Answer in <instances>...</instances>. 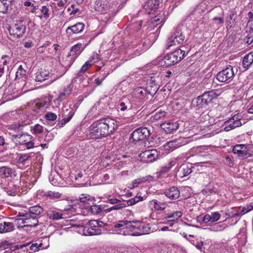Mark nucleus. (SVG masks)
Listing matches in <instances>:
<instances>
[{
  "instance_id": "nucleus-28",
  "label": "nucleus",
  "mask_w": 253,
  "mask_h": 253,
  "mask_svg": "<svg viewBox=\"0 0 253 253\" xmlns=\"http://www.w3.org/2000/svg\"><path fill=\"white\" fill-rule=\"evenodd\" d=\"M159 3L156 0H148L143 5V7L145 9L151 10H156L159 7Z\"/></svg>"
},
{
  "instance_id": "nucleus-16",
  "label": "nucleus",
  "mask_w": 253,
  "mask_h": 253,
  "mask_svg": "<svg viewBox=\"0 0 253 253\" xmlns=\"http://www.w3.org/2000/svg\"><path fill=\"white\" fill-rule=\"evenodd\" d=\"M84 26L83 23L79 22L72 26L68 27L66 32L69 35H72L73 34H78L83 31Z\"/></svg>"
},
{
  "instance_id": "nucleus-38",
  "label": "nucleus",
  "mask_w": 253,
  "mask_h": 253,
  "mask_svg": "<svg viewBox=\"0 0 253 253\" xmlns=\"http://www.w3.org/2000/svg\"><path fill=\"white\" fill-rule=\"evenodd\" d=\"M73 88V85L72 84H70L68 85L66 87H65L64 89V91L61 93L58 98V100L61 101L62 100V97L66 95L69 94Z\"/></svg>"
},
{
  "instance_id": "nucleus-21",
  "label": "nucleus",
  "mask_w": 253,
  "mask_h": 253,
  "mask_svg": "<svg viewBox=\"0 0 253 253\" xmlns=\"http://www.w3.org/2000/svg\"><path fill=\"white\" fill-rule=\"evenodd\" d=\"M220 92L218 90H212L211 91H207L203 93L202 95L204 96L205 100L208 102L211 103L214 99L216 98L219 96Z\"/></svg>"
},
{
  "instance_id": "nucleus-26",
  "label": "nucleus",
  "mask_w": 253,
  "mask_h": 253,
  "mask_svg": "<svg viewBox=\"0 0 253 253\" xmlns=\"http://www.w3.org/2000/svg\"><path fill=\"white\" fill-rule=\"evenodd\" d=\"M184 138L179 137L167 143L166 146L173 149L178 148L184 145Z\"/></svg>"
},
{
  "instance_id": "nucleus-23",
  "label": "nucleus",
  "mask_w": 253,
  "mask_h": 253,
  "mask_svg": "<svg viewBox=\"0 0 253 253\" xmlns=\"http://www.w3.org/2000/svg\"><path fill=\"white\" fill-rule=\"evenodd\" d=\"M253 64V52L245 56L242 61V66L245 70L249 69Z\"/></svg>"
},
{
  "instance_id": "nucleus-6",
  "label": "nucleus",
  "mask_w": 253,
  "mask_h": 253,
  "mask_svg": "<svg viewBox=\"0 0 253 253\" xmlns=\"http://www.w3.org/2000/svg\"><path fill=\"white\" fill-rule=\"evenodd\" d=\"M234 75L233 67L229 65L216 74V79L220 82H229L232 80Z\"/></svg>"
},
{
  "instance_id": "nucleus-35",
  "label": "nucleus",
  "mask_w": 253,
  "mask_h": 253,
  "mask_svg": "<svg viewBox=\"0 0 253 253\" xmlns=\"http://www.w3.org/2000/svg\"><path fill=\"white\" fill-rule=\"evenodd\" d=\"M74 114V112L73 110L70 111L68 114V116L67 118L61 119L57 124V126H58L59 127H63L66 124L71 120Z\"/></svg>"
},
{
  "instance_id": "nucleus-44",
  "label": "nucleus",
  "mask_w": 253,
  "mask_h": 253,
  "mask_svg": "<svg viewBox=\"0 0 253 253\" xmlns=\"http://www.w3.org/2000/svg\"><path fill=\"white\" fill-rule=\"evenodd\" d=\"M26 75V71L23 69L22 65L19 66L16 73V79L21 78Z\"/></svg>"
},
{
  "instance_id": "nucleus-9",
  "label": "nucleus",
  "mask_w": 253,
  "mask_h": 253,
  "mask_svg": "<svg viewBox=\"0 0 253 253\" xmlns=\"http://www.w3.org/2000/svg\"><path fill=\"white\" fill-rule=\"evenodd\" d=\"M139 157L142 161L152 163L158 158L159 154L156 149H151L141 152Z\"/></svg>"
},
{
  "instance_id": "nucleus-43",
  "label": "nucleus",
  "mask_w": 253,
  "mask_h": 253,
  "mask_svg": "<svg viewBox=\"0 0 253 253\" xmlns=\"http://www.w3.org/2000/svg\"><path fill=\"white\" fill-rule=\"evenodd\" d=\"M32 130L33 134H41L43 131V127L39 124H36L34 126Z\"/></svg>"
},
{
  "instance_id": "nucleus-41",
  "label": "nucleus",
  "mask_w": 253,
  "mask_h": 253,
  "mask_svg": "<svg viewBox=\"0 0 253 253\" xmlns=\"http://www.w3.org/2000/svg\"><path fill=\"white\" fill-rule=\"evenodd\" d=\"M197 220L203 223H208L210 221L211 222V215L209 214H207L204 216L201 215L197 217Z\"/></svg>"
},
{
  "instance_id": "nucleus-2",
  "label": "nucleus",
  "mask_w": 253,
  "mask_h": 253,
  "mask_svg": "<svg viewBox=\"0 0 253 253\" xmlns=\"http://www.w3.org/2000/svg\"><path fill=\"white\" fill-rule=\"evenodd\" d=\"M184 47L182 46L168 54L160 61V65L168 67L180 61L184 58L185 54V51L182 49Z\"/></svg>"
},
{
  "instance_id": "nucleus-64",
  "label": "nucleus",
  "mask_w": 253,
  "mask_h": 253,
  "mask_svg": "<svg viewBox=\"0 0 253 253\" xmlns=\"http://www.w3.org/2000/svg\"><path fill=\"white\" fill-rule=\"evenodd\" d=\"M147 40H145L144 41L142 42V46L143 47V50H145L150 46V43L147 44Z\"/></svg>"
},
{
  "instance_id": "nucleus-42",
  "label": "nucleus",
  "mask_w": 253,
  "mask_h": 253,
  "mask_svg": "<svg viewBox=\"0 0 253 253\" xmlns=\"http://www.w3.org/2000/svg\"><path fill=\"white\" fill-rule=\"evenodd\" d=\"M143 197L141 196H135L126 201L127 205L128 206H132L139 201L143 200Z\"/></svg>"
},
{
  "instance_id": "nucleus-33",
  "label": "nucleus",
  "mask_w": 253,
  "mask_h": 253,
  "mask_svg": "<svg viewBox=\"0 0 253 253\" xmlns=\"http://www.w3.org/2000/svg\"><path fill=\"white\" fill-rule=\"evenodd\" d=\"M47 216L50 219L58 220L63 218V214L56 211L50 210L47 212Z\"/></svg>"
},
{
  "instance_id": "nucleus-5",
  "label": "nucleus",
  "mask_w": 253,
  "mask_h": 253,
  "mask_svg": "<svg viewBox=\"0 0 253 253\" xmlns=\"http://www.w3.org/2000/svg\"><path fill=\"white\" fill-rule=\"evenodd\" d=\"M181 27V26L178 25L174 28L173 32L168 39L166 45L167 49L170 48L172 45L183 43L185 36L182 33Z\"/></svg>"
},
{
  "instance_id": "nucleus-40",
  "label": "nucleus",
  "mask_w": 253,
  "mask_h": 253,
  "mask_svg": "<svg viewBox=\"0 0 253 253\" xmlns=\"http://www.w3.org/2000/svg\"><path fill=\"white\" fill-rule=\"evenodd\" d=\"M135 93L138 98H142L147 94L145 88L137 87L135 89Z\"/></svg>"
},
{
  "instance_id": "nucleus-7",
  "label": "nucleus",
  "mask_w": 253,
  "mask_h": 253,
  "mask_svg": "<svg viewBox=\"0 0 253 253\" xmlns=\"http://www.w3.org/2000/svg\"><path fill=\"white\" fill-rule=\"evenodd\" d=\"M19 215L25 217L22 221L23 224H26L23 227H36L38 225L37 216L30 215V213L26 212V211L19 212Z\"/></svg>"
},
{
  "instance_id": "nucleus-8",
  "label": "nucleus",
  "mask_w": 253,
  "mask_h": 253,
  "mask_svg": "<svg viewBox=\"0 0 253 253\" xmlns=\"http://www.w3.org/2000/svg\"><path fill=\"white\" fill-rule=\"evenodd\" d=\"M8 31L11 35H13L17 38L21 37L26 32V26L23 24L22 21L17 22L13 26H10Z\"/></svg>"
},
{
  "instance_id": "nucleus-34",
  "label": "nucleus",
  "mask_w": 253,
  "mask_h": 253,
  "mask_svg": "<svg viewBox=\"0 0 253 253\" xmlns=\"http://www.w3.org/2000/svg\"><path fill=\"white\" fill-rule=\"evenodd\" d=\"M197 106L199 109L205 108L209 104L203 95L198 96L196 98Z\"/></svg>"
},
{
  "instance_id": "nucleus-11",
  "label": "nucleus",
  "mask_w": 253,
  "mask_h": 253,
  "mask_svg": "<svg viewBox=\"0 0 253 253\" xmlns=\"http://www.w3.org/2000/svg\"><path fill=\"white\" fill-rule=\"evenodd\" d=\"M126 102H121L120 104V109L122 111H126L127 114L125 116V118L128 119L129 120H132L131 118L134 115V112L131 109V105L127 99L125 100Z\"/></svg>"
},
{
  "instance_id": "nucleus-59",
  "label": "nucleus",
  "mask_w": 253,
  "mask_h": 253,
  "mask_svg": "<svg viewBox=\"0 0 253 253\" xmlns=\"http://www.w3.org/2000/svg\"><path fill=\"white\" fill-rule=\"evenodd\" d=\"M182 171H183V174L184 176L188 175L192 171L191 169L189 168L188 167H186V168H183V169H182Z\"/></svg>"
},
{
  "instance_id": "nucleus-51",
  "label": "nucleus",
  "mask_w": 253,
  "mask_h": 253,
  "mask_svg": "<svg viewBox=\"0 0 253 253\" xmlns=\"http://www.w3.org/2000/svg\"><path fill=\"white\" fill-rule=\"evenodd\" d=\"M116 6V2L114 1H108V10L109 12L111 11V12H113L115 9V7Z\"/></svg>"
},
{
  "instance_id": "nucleus-17",
  "label": "nucleus",
  "mask_w": 253,
  "mask_h": 253,
  "mask_svg": "<svg viewBox=\"0 0 253 253\" xmlns=\"http://www.w3.org/2000/svg\"><path fill=\"white\" fill-rule=\"evenodd\" d=\"M12 137L17 143L24 145L28 140L32 139V136L27 134H13Z\"/></svg>"
},
{
  "instance_id": "nucleus-1",
  "label": "nucleus",
  "mask_w": 253,
  "mask_h": 253,
  "mask_svg": "<svg viewBox=\"0 0 253 253\" xmlns=\"http://www.w3.org/2000/svg\"><path fill=\"white\" fill-rule=\"evenodd\" d=\"M116 121L112 119H105L93 123L90 128V134L94 139L108 136L118 127Z\"/></svg>"
},
{
  "instance_id": "nucleus-60",
  "label": "nucleus",
  "mask_w": 253,
  "mask_h": 253,
  "mask_svg": "<svg viewBox=\"0 0 253 253\" xmlns=\"http://www.w3.org/2000/svg\"><path fill=\"white\" fill-rule=\"evenodd\" d=\"M226 126L224 127V129L226 131H228L231 129H234L235 126L232 124V122H230L228 124H225Z\"/></svg>"
},
{
  "instance_id": "nucleus-46",
  "label": "nucleus",
  "mask_w": 253,
  "mask_h": 253,
  "mask_svg": "<svg viewBox=\"0 0 253 253\" xmlns=\"http://www.w3.org/2000/svg\"><path fill=\"white\" fill-rule=\"evenodd\" d=\"M90 211L93 214H97L101 212V209L99 206L93 205L90 206Z\"/></svg>"
},
{
  "instance_id": "nucleus-20",
  "label": "nucleus",
  "mask_w": 253,
  "mask_h": 253,
  "mask_svg": "<svg viewBox=\"0 0 253 253\" xmlns=\"http://www.w3.org/2000/svg\"><path fill=\"white\" fill-rule=\"evenodd\" d=\"M246 149V147L245 145H237L233 147V152L234 154H238L239 157L247 158L248 157V153Z\"/></svg>"
},
{
  "instance_id": "nucleus-25",
  "label": "nucleus",
  "mask_w": 253,
  "mask_h": 253,
  "mask_svg": "<svg viewBox=\"0 0 253 253\" xmlns=\"http://www.w3.org/2000/svg\"><path fill=\"white\" fill-rule=\"evenodd\" d=\"M145 89L147 94L153 96L158 91V87L152 80H151L150 82L147 84Z\"/></svg>"
},
{
  "instance_id": "nucleus-10",
  "label": "nucleus",
  "mask_w": 253,
  "mask_h": 253,
  "mask_svg": "<svg viewBox=\"0 0 253 253\" xmlns=\"http://www.w3.org/2000/svg\"><path fill=\"white\" fill-rule=\"evenodd\" d=\"M77 226L80 229L79 231H82L85 236L100 235L101 233V230L99 228H93L86 225L85 226L83 225H78Z\"/></svg>"
},
{
  "instance_id": "nucleus-13",
  "label": "nucleus",
  "mask_w": 253,
  "mask_h": 253,
  "mask_svg": "<svg viewBox=\"0 0 253 253\" xmlns=\"http://www.w3.org/2000/svg\"><path fill=\"white\" fill-rule=\"evenodd\" d=\"M84 47L82 46V44L78 42L72 47L67 57H72V59L74 60L84 50Z\"/></svg>"
},
{
  "instance_id": "nucleus-3",
  "label": "nucleus",
  "mask_w": 253,
  "mask_h": 253,
  "mask_svg": "<svg viewBox=\"0 0 253 253\" xmlns=\"http://www.w3.org/2000/svg\"><path fill=\"white\" fill-rule=\"evenodd\" d=\"M137 221V220L128 221L126 220L119 221L118 223L114 225V227L116 229L114 231L120 235H129L132 230L136 229L137 224H135V222Z\"/></svg>"
},
{
  "instance_id": "nucleus-4",
  "label": "nucleus",
  "mask_w": 253,
  "mask_h": 253,
  "mask_svg": "<svg viewBox=\"0 0 253 253\" xmlns=\"http://www.w3.org/2000/svg\"><path fill=\"white\" fill-rule=\"evenodd\" d=\"M150 135V131L147 127L136 129L130 134V143L136 144L139 142H145Z\"/></svg>"
},
{
  "instance_id": "nucleus-12",
  "label": "nucleus",
  "mask_w": 253,
  "mask_h": 253,
  "mask_svg": "<svg viewBox=\"0 0 253 253\" xmlns=\"http://www.w3.org/2000/svg\"><path fill=\"white\" fill-rule=\"evenodd\" d=\"M178 124L176 122H168L162 123L161 127L167 134L173 133L178 129Z\"/></svg>"
},
{
  "instance_id": "nucleus-19",
  "label": "nucleus",
  "mask_w": 253,
  "mask_h": 253,
  "mask_svg": "<svg viewBox=\"0 0 253 253\" xmlns=\"http://www.w3.org/2000/svg\"><path fill=\"white\" fill-rule=\"evenodd\" d=\"M30 244H26L23 245H17L14 247H12V248H13V251H15L16 250H23L24 252L25 251V250L27 251L28 249V248H29V249L31 251H32L33 252H36L38 251L39 247L38 246L37 243H34L32 244L30 246Z\"/></svg>"
},
{
  "instance_id": "nucleus-37",
  "label": "nucleus",
  "mask_w": 253,
  "mask_h": 253,
  "mask_svg": "<svg viewBox=\"0 0 253 253\" xmlns=\"http://www.w3.org/2000/svg\"><path fill=\"white\" fill-rule=\"evenodd\" d=\"M182 215V212L180 211H176L171 214L167 216L166 218L168 221H175L181 217Z\"/></svg>"
},
{
  "instance_id": "nucleus-63",
  "label": "nucleus",
  "mask_w": 253,
  "mask_h": 253,
  "mask_svg": "<svg viewBox=\"0 0 253 253\" xmlns=\"http://www.w3.org/2000/svg\"><path fill=\"white\" fill-rule=\"evenodd\" d=\"M205 192L208 195H212L213 194H215L217 192L216 190H214L213 189H208L207 190H205Z\"/></svg>"
},
{
  "instance_id": "nucleus-39",
  "label": "nucleus",
  "mask_w": 253,
  "mask_h": 253,
  "mask_svg": "<svg viewBox=\"0 0 253 253\" xmlns=\"http://www.w3.org/2000/svg\"><path fill=\"white\" fill-rule=\"evenodd\" d=\"M91 66V63L90 62L86 61L82 67L81 70L77 73V76L78 77H80L82 75L83 73L85 72L88 69H89Z\"/></svg>"
},
{
  "instance_id": "nucleus-15",
  "label": "nucleus",
  "mask_w": 253,
  "mask_h": 253,
  "mask_svg": "<svg viewBox=\"0 0 253 253\" xmlns=\"http://www.w3.org/2000/svg\"><path fill=\"white\" fill-rule=\"evenodd\" d=\"M164 194L169 199L175 200L179 197L180 191L178 187L172 186L166 190Z\"/></svg>"
},
{
  "instance_id": "nucleus-36",
  "label": "nucleus",
  "mask_w": 253,
  "mask_h": 253,
  "mask_svg": "<svg viewBox=\"0 0 253 253\" xmlns=\"http://www.w3.org/2000/svg\"><path fill=\"white\" fill-rule=\"evenodd\" d=\"M154 208L157 211H163L166 209L167 204L165 203L160 202L157 200H153Z\"/></svg>"
},
{
  "instance_id": "nucleus-22",
  "label": "nucleus",
  "mask_w": 253,
  "mask_h": 253,
  "mask_svg": "<svg viewBox=\"0 0 253 253\" xmlns=\"http://www.w3.org/2000/svg\"><path fill=\"white\" fill-rule=\"evenodd\" d=\"M108 1L107 0H97L95 9L97 11L104 13L108 10Z\"/></svg>"
},
{
  "instance_id": "nucleus-49",
  "label": "nucleus",
  "mask_w": 253,
  "mask_h": 253,
  "mask_svg": "<svg viewBox=\"0 0 253 253\" xmlns=\"http://www.w3.org/2000/svg\"><path fill=\"white\" fill-rule=\"evenodd\" d=\"M45 118L49 121H54L57 118V115L52 112H48L45 115Z\"/></svg>"
},
{
  "instance_id": "nucleus-58",
  "label": "nucleus",
  "mask_w": 253,
  "mask_h": 253,
  "mask_svg": "<svg viewBox=\"0 0 253 253\" xmlns=\"http://www.w3.org/2000/svg\"><path fill=\"white\" fill-rule=\"evenodd\" d=\"M56 5L59 7H63L67 3L68 0H56Z\"/></svg>"
},
{
  "instance_id": "nucleus-54",
  "label": "nucleus",
  "mask_w": 253,
  "mask_h": 253,
  "mask_svg": "<svg viewBox=\"0 0 253 253\" xmlns=\"http://www.w3.org/2000/svg\"><path fill=\"white\" fill-rule=\"evenodd\" d=\"M108 74H104L102 75V77L100 78L95 79V82L97 85H100L102 84V81L107 77Z\"/></svg>"
},
{
  "instance_id": "nucleus-48",
  "label": "nucleus",
  "mask_w": 253,
  "mask_h": 253,
  "mask_svg": "<svg viewBox=\"0 0 253 253\" xmlns=\"http://www.w3.org/2000/svg\"><path fill=\"white\" fill-rule=\"evenodd\" d=\"M31 156L29 154H24L21 155L18 159L20 163H25Z\"/></svg>"
},
{
  "instance_id": "nucleus-61",
  "label": "nucleus",
  "mask_w": 253,
  "mask_h": 253,
  "mask_svg": "<svg viewBox=\"0 0 253 253\" xmlns=\"http://www.w3.org/2000/svg\"><path fill=\"white\" fill-rule=\"evenodd\" d=\"M24 145L28 149L34 147V143L32 142L31 140H28Z\"/></svg>"
},
{
  "instance_id": "nucleus-14",
  "label": "nucleus",
  "mask_w": 253,
  "mask_h": 253,
  "mask_svg": "<svg viewBox=\"0 0 253 253\" xmlns=\"http://www.w3.org/2000/svg\"><path fill=\"white\" fill-rule=\"evenodd\" d=\"M0 176L4 178H14L16 176V173L14 169L6 167H1L0 168Z\"/></svg>"
},
{
  "instance_id": "nucleus-31",
  "label": "nucleus",
  "mask_w": 253,
  "mask_h": 253,
  "mask_svg": "<svg viewBox=\"0 0 253 253\" xmlns=\"http://www.w3.org/2000/svg\"><path fill=\"white\" fill-rule=\"evenodd\" d=\"M135 224H137L136 229L139 231L142 235L149 233L151 229L148 225L141 223L139 221L135 222Z\"/></svg>"
},
{
  "instance_id": "nucleus-57",
  "label": "nucleus",
  "mask_w": 253,
  "mask_h": 253,
  "mask_svg": "<svg viewBox=\"0 0 253 253\" xmlns=\"http://www.w3.org/2000/svg\"><path fill=\"white\" fill-rule=\"evenodd\" d=\"M97 220H91L87 222L86 226H88L93 228H97Z\"/></svg>"
},
{
  "instance_id": "nucleus-62",
  "label": "nucleus",
  "mask_w": 253,
  "mask_h": 253,
  "mask_svg": "<svg viewBox=\"0 0 253 253\" xmlns=\"http://www.w3.org/2000/svg\"><path fill=\"white\" fill-rule=\"evenodd\" d=\"M107 202H108L111 204H117L120 202V201L117 199H109L107 201Z\"/></svg>"
},
{
  "instance_id": "nucleus-24",
  "label": "nucleus",
  "mask_w": 253,
  "mask_h": 253,
  "mask_svg": "<svg viewBox=\"0 0 253 253\" xmlns=\"http://www.w3.org/2000/svg\"><path fill=\"white\" fill-rule=\"evenodd\" d=\"M14 229V226L13 223L6 221L0 222V233L9 232Z\"/></svg>"
},
{
  "instance_id": "nucleus-32",
  "label": "nucleus",
  "mask_w": 253,
  "mask_h": 253,
  "mask_svg": "<svg viewBox=\"0 0 253 253\" xmlns=\"http://www.w3.org/2000/svg\"><path fill=\"white\" fill-rule=\"evenodd\" d=\"M230 122H232V124L235 126V128L242 125V123L240 120V116L238 114L234 115L232 118L227 121H226L225 122V124H228Z\"/></svg>"
},
{
  "instance_id": "nucleus-50",
  "label": "nucleus",
  "mask_w": 253,
  "mask_h": 253,
  "mask_svg": "<svg viewBox=\"0 0 253 253\" xmlns=\"http://www.w3.org/2000/svg\"><path fill=\"white\" fill-rule=\"evenodd\" d=\"M220 215L217 212H213L211 213V222H214L218 220L220 218Z\"/></svg>"
},
{
  "instance_id": "nucleus-47",
  "label": "nucleus",
  "mask_w": 253,
  "mask_h": 253,
  "mask_svg": "<svg viewBox=\"0 0 253 253\" xmlns=\"http://www.w3.org/2000/svg\"><path fill=\"white\" fill-rule=\"evenodd\" d=\"M49 8L45 5H43L41 9V11L43 14V17L45 19H47L49 17Z\"/></svg>"
},
{
  "instance_id": "nucleus-27",
  "label": "nucleus",
  "mask_w": 253,
  "mask_h": 253,
  "mask_svg": "<svg viewBox=\"0 0 253 253\" xmlns=\"http://www.w3.org/2000/svg\"><path fill=\"white\" fill-rule=\"evenodd\" d=\"M42 193H43L42 196L46 199L55 200L60 199L62 197V194L58 192L48 191Z\"/></svg>"
},
{
  "instance_id": "nucleus-30",
  "label": "nucleus",
  "mask_w": 253,
  "mask_h": 253,
  "mask_svg": "<svg viewBox=\"0 0 253 253\" xmlns=\"http://www.w3.org/2000/svg\"><path fill=\"white\" fill-rule=\"evenodd\" d=\"M50 76V74L49 73H47L45 71L41 70L36 73L35 80L37 82H42L46 80H48Z\"/></svg>"
},
{
  "instance_id": "nucleus-52",
  "label": "nucleus",
  "mask_w": 253,
  "mask_h": 253,
  "mask_svg": "<svg viewBox=\"0 0 253 253\" xmlns=\"http://www.w3.org/2000/svg\"><path fill=\"white\" fill-rule=\"evenodd\" d=\"M99 60V55L97 53H93L91 57L88 61V62H90L91 65L93 63H96Z\"/></svg>"
},
{
  "instance_id": "nucleus-18",
  "label": "nucleus",
  "mask_w": 253,
  "mask_h": 253,
  "mask_svg": "<svg viewBox=\"0 0 253 253\" xmlns=\"http://www.w3.org/2000/svg\"><path fill=\"white\" fill-rule=\"evenodd\" d=\"M23 6L29 12L34 13L39 8L37 3L34 0H24L23 2Z\"/></svg>"
},
{
  "instance_id": "nucleus-56",
  "label": "nucleus",
  "mask_w": 253,
  "mask_h": 253,
  "mask_svg": "<svg viewBox=\"0 0 253 253\" xmlns=\"http://www.w3.org/2000/svg\"><path fill=\"white\" fill-rule=\"evenodd\" d=\"M126 207V204H123V203H121V204H117V205H114L112 207V209L113 210H121L122 209H123V208H125Z\"/></svg>"
},
{
  "instance_id": "nucleus-29",
  "label": "nucleus",
  "mask_w": 253,
  "mask_h": 253,
  "mask_svg": "<svg viewBox=\"0 0 253 253\" xmlns=\"http://www.w3.org/2000/svg\"><path fill=\"white\" fill-rule=\"evenodd\" d=\"M43 211L42 207L39 205L31 207L29 208L28 211H26V212L30 213V215L36 216L42 213Z\"/></svg>"
},
{
  "instance_id": "nucleus-53",
  "label": "nucleus",
  "mask_w": 253,
  "mask_h": 253,
  "mask_svg": "<svg viewBox=\"0 0 253 253\" xmlns=\"http://www.w3.org/2000/svg\"><path fill=\"white\" fill-rule=\"evenodd\" d=\"M9 5L2 3V4L0 5V13L5 14L7 13Z\"/></svg>"
},
{
  "instance_id": "nucleus-55",
  "label": "nucleus",
  "mask_w": 253,
  "mask_h": 253,
  "mask_svg": "<svg viewBox=\"0 0 253 253\" xmlns=\"http://www.w3.org/2000/svg\"><path fill=\"white\" fill-rule=\"evenodd\" d=\"M175 162L174 161L169 162V164L163 168V170L164 171H168L174 165Z\"/></svg>"
},
{
  "instance_id": "nucleus-45",
  "label": "nucleus",
  "mask_w": 253,
  "mask_h": 253,
  "mask_svg": "<svg viewBox=\"0 0 253 253\" xmlns=\"http://www.w3.org/2000/svg\"><path fill=\"white\" fill-rule=\"evenodd\" d=\"M246 42L248 44H251L253 42V28H251L248 35L246 38Z\"/></svg>"
}]
</instances>
